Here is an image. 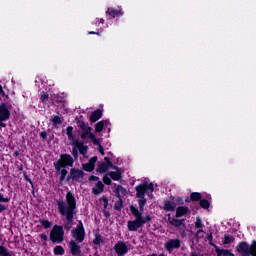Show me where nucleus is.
Listing matches in <instances>:
<instances>
[{"instance_id": "nucleus-17", "label": "nucleus", "mask_w": 256, "mask_h": 256, "mask_svg": "<svg viewBox=\"0 0 256 256\" xmlns=\"http://www.w3.org/2000/svg\"><path fill=\"white\" fill-rule=\"evenodd\" d=\"M10 199L8 197H5L2 193H0V213H3V211L7 210V207L1 203H9Z\"/></svg>"}, {"instance_id": "nucleus-29", "label": "nucleus", "mask_w": 256, "mask_h": 256, "mask_svg": "<svg viewBox=\"0 0 256 256\" xmlns=\"http://www.w3.org/2000/svg\"><path fill=\"white\" fill-rule=\"evenodd\" d=\"M223 245H231L233 243V237L225 234L224 235V240L222 241Z\"/></svg>"}, {"instance_id": "nucleus-16", "label": "nucleus", "mask_w": 256, "mask_h": 256, "mask_svg": "<svg viewBox=\"0 0 256 256\" xmlns=\"http://www.w3.org/2000/svg\"><path fill=\"white\" fill-rule=\"evenodd\" d=\"M83 132L81 134V139H91L93 138V133H91V127L89 126H84L83 128Z\"/></svg>"}, {"instance_id": "nucleus-33", "label": "nucleus", "mask_w": 256, "mask_h": 256, "mask_svg": "<svg viewBox=\"0 0 256 256\" xmlns=\"http://www.w3.org/2000/svg\"><path fill=\"white\" fill-rule=\"evenodd\" d=\"M210 205H211V204H210L207 200H205V199H203V200L200 201V206H201L203 209H209Z\"/></svg>"}, {"instance_id": "nucleus-26", "label": "nucleus", "mask_w": 256, "mask_h": 256, "mask_svg": "<svg viewBox=\"0 0 256 256\" xmlns=\"http://www.w3.org/2000/svg\"><path fill=\"white\" fill-rule=\"evenodd\" d=\"M93 243L94 245H101L102 243H104L103 236H101V234L96 233Z\"/></svg>"}, {"instance_id": "nucleus-43", "label": "nucleus", "mask_w": 256, "mask_h": 256, "mask_svg": "<svg viewBox=\"0 0 256 256\" xmlns=\"http://www.w3.org/2000/svg\"><path fill=\"white\" fill-rule=\"evenodd\" d=\"M39 237L42 241H47V236L45 234H40Z\"/></svg>"}, {"instance_id": "nucleus-3", "label": "nucleus", "mask_w": 256, "mask_h": 256, "mask_svg": "<svg viewBox=\"0 0 256 256\" xmlns=\"http://www.w3.org/2000/svg\"><path fill=\"white\" fill-rule=\"evenodd\" d=\"M66 135L68 137V140L70 141V145L72 146V155L73 157L77 158L79 153L81 155H87V149L88 147L83 144V142L75 140L73 138V127L69 126L67 128Z\"/></svg>"}, {"instance_id": "nucleus-11", "label": "nucleus", "mask_w": 256, "mask_h": 256, "mask_svg": "<svg viewBox=\"0 0 256 256\" xmlns=\"http://www.w3.org/2000/svg\"><path fill=\"white\" fill-rule=\"evenodd\" d=\"M114 251L115 253H117L118 256H123L129 252V247L127 246V244H125V242L119 241L114 245Z\"/></svg>"}, {"instance_id": "nucleus-21", "label": "nucleus", "mask_w": 256, "mask_h": 256, "mask_svg": "<svg viewBox=\"0 0 256 256\" xmlns=\"http://www.w3.org/2000/svg\"><path fill=\"white\" fill-rule=\"evenodd\" d=\"M101 115H103L101 110L94 111L90 116V121H92V123H96V121H99V119H101Z\"/></svg>"}, {"instance_id": "nucleus-46", "label": "nucleus", "mask_w": 256, "mask_h": 256, "mask_svg": "<svg viewBox=\"0 0 256 256\" xmlns=\"http://www.w3.org/2000/svg\"><path fill=\"white\" fill-rule=\"evenodd\" d=\"M89 35H99V33H96V32H94V31H90V32H89Z\"/></svg>"}, {"instance_id": "nucleus-9", "label": "nucleus", "mask_w": 256, "mask_h": 256, "mask_svg": "<svg viewBox=\"0 0 256 256\" xmlns=\"http://www.w3.org/2000/svg\"><path fill=\"white\" fill-rule=\"evenodd\" d=\"M74 241L76 243H83L85 241V228L83 227V223H79L75 229L71 231Z\"/></svg>"}, {"instance_id": "nucleus-44", "label": "nucleus", "mask_w": 256, "mask_h": 256, "mask_svg": "<svg viewBox=\"0 0 256 256\" xmlns=\"http://www.w3.org/2000/svg\"><path fill=\"white\" fill-rule=\"evenodd\" d=\"M40 137H42V139H47V132H41Z\"/></svg>"}, {"instance_id": "nucleus-42", "label": "nucleus", "mask_w": 256, "mask_h": 256, "mask_svg": "<svg viewBox=\"0 0 256 256\" xmlns=\"http://www.w3.org/2000/svg\"><path fill=\"white\" fill-rule=\"evenodd\" d=\"M98 151L101 153V155H105V151L103 150V146L99 145L98 146Z\"/></svg>"}, {"instance_id": "nucleus-35", "label": "nucleus", "mask_w": 256, "mask_h": 256, "mask_svg": "<svg viewBox=\"0 0 256 256\" xmlns=\"http://www.w3.org/2000/svg\"><path fill=\"white\" fill-rule=\"evenodd\" d=\"M196 237H197V239H203V237H205V231H203V229H199L196 232Z\"/></svg>"}, {"instance_id": "nucleus-14", "label": "nucleus", "mask_w": 256, "mask_h": 256, "mask_svg": "<svg viewBox=\"0 0 256 256\" xmlns=\"http://www.w3.org/2000/svg\"><path fill=\"white\" fill-rule=\"evenodd\" d=\"M83 170L72 168L70 171V178L73 181H82L83 180Z\"/></svg>"}, {"instance_id": "nucleus-39", "label": "nucleus", "mask_w": 256, "mask_h": 256, "mask_svg": "<svg viewBox=\"0 0 256 256\" xmlns=\"http://www.w3.org/2000/svg\"><path fill=\"white\" fill-rule=\"evenodd\" d=\"M103 182L105 185H111V178H109L107 175L103 177Z\"/></svg>"}, {"instance_id": "nucleus-18", "label": "nucleus", "mask_w": 256, "mask_h": 256, "mask_svg": "<svg viewBox=\"0 0 256 256\" xmlns=\"http://www.w3.org/2000/svg\"><path fill=\"white\" fill-rule=\"evenodd\" d=\"M109 126V121L107 120H102L100 122H98L95 126V130L97 133H101V131H103L104 127Z\"/></svg>"}, {"instance_id": "nucleus-24", "label": "nucleus", "mask_w": 256, "mask_h": 256, "mask_svg": "<svg viewBox=\"0 0 256 256\" xmlns=\"http://www.w3.org/2000/svg\"><path fill=\"white\" fill-rule=\"evenodd\" d=\"M51 121L53 125L57 127V125H61V123H63V118H61V116H52Z\"/></svg>"}, {"instance_id": "nucleus-10", "label": "nucleus", "mask_w": 256, "mask_h": 256, "mask_svg": "<svg viewBox=\"0 0 256 256\" xmlns=\"http://www.w3.org/2000/svg\"><path fill=\"white\" fill-rule=\"evenodd\" d=\"M183 204V199L181 198H170L164 201V210L165 211H175L177 205Z\"/></svg>"}, {"instance_id": "nucleus-36", "label": "nucleus", "mask_w": 256, "mask_h": 256, "mask_svg": "<svg viewBox=\"0 0 256 256\" xmlns=\"http://www.w3.org/2000/svg\"><path fill=\"white\" fill-rule=\"evenodd\" d=\"M84 171H93L95 167L89 163L83 164Z\"/></svg>"}, {"instance_id": "nucleus-5", "label": "nucleus", "mask_w": 256, "mask_h": 256, "mask_svg": "<svg viewBox=\"0 0 256 256\" xmlns=\"http://www.w3.org/2000/svg\"><path fill=\"white\" fill-rule=\"evenodd\" d=\"M11 117V104L5 102L0 103V127H7L5 121H9Z\"/></svg>"}, {"instance_id": "nucleus-34", "label": "nucleus", "mask_w": 256, "mask_h": 256, "mask_svg": "<svg viewBox=\"0 0 256 256\" xmlns=\"http://www.w3.org/2000/svg\"><path fill=\"white\" fill-rule=\"evenodd\" d=\"M40 223L42 227H44V229H50L51 227V222H49L48 220H40Z\"/></svg>"}, {"instance_id": "nucleus-4", "label": "nucleus", "mask_w": 256, "mask_h": 256, "mask_svg": "<svg viewBox=\"0 0 256 256\" xmlns=\"http://www.w3.org/2000/svg\"><path fill=\"white\" fill-rule=\"evenodd\" d=\"M236 249L238 253H241L243 256H256V241H253L251 246H249L247 242H241L238 244Z\"/></svg>"}, {"instance_id": "nucleus-30", "label": "nucleus", "mask_w": 256, "mask_h": 256, "mask_svg": "<svg viewBox=\"0 0 256 256\" xmlns=\"http://www.w3.org/2000/svg\"><path fill=\"white\" fill-rule=\"evenodd\" d=\"M0 256H12V255H11V252H9V249L0 245Z\"/></svg>"}, {"instance_id": "nucleus-23", "label": "nucleus", "mask_w": 256, "mask_h": 256, "mask_svg": "<svg viewBox=\"0 0 256 256\" xmlns=\"http://www.w3.org/2000/svg\"><path fill=\"white\" fill-rule=\"evenodd\" d=\"M107 13H109L111 17H119V15H123V12L121 10H117L114 8H109L107 10Z\"/></svg>"}, {"instance_id": "nucleus-25", "label": "nucleus", "mask_w": 256, "mask_h": 256, "mask_svg": "<svg viewBox=\"0 0 256 256\" xmlns=\"http://www.w3.org/2000/svg\"><path fill=\"white\" fill-rule=\"evenodd\" d=\"M56 171H58L61 174L60 181H65V177H67V173H69L67 169H65V167H62L60 170L56 169Z\"/></svg>"}, {"instance_id": "nucleus-6", "label": "nucleus", "mask_w": 256, "mask_h": 256, "mask_svg": "<svg viewBox=\"0 0 256 256\" xmlns=\"http://www.w3.org/2000/svg\"><path fill=\"white\" fill-rule=\"evenodd\" d=\"M73 157L69 154H62L60 159L54 162L55 169L61 170L63 167H73Z\"/></svg>"}, {"instance_id": "nucleus-12", "label": "nucleus", "mask_w": 256, "mask_h": 256, "mask_svg": "<svg viewBox=\"0 0 256 256\" xmlns=\"http://www.w3.org/2000/svg\"><path fill=\"white\" fill-rule=\"evenodd\" d=\"M164 246L166 251H169L171 253L173 249H179L181 247V240L179 239L168 240Z\"/></svg>"}, {"instance_id": "nucleus-32", "label": "nucleus", "mask_w": 256, "mask_h": 256, "mask_svg": "<svg viewBox=\"0 0 256 256\" xmlns=\"http://www.w3.org/2000/svg\"><path fill=\"white\" fill-rule=\"evenodd\" d=\"M195 227H197V229H203L204 225L201 218L199 217L196 218Z\"/></svg>"}, {"instance_id": "nucleus-47", "label": "nucleus", "mask_w": 256, "mask_h": 256, "mask_svg": "<svg viewBox=\"0 0 256 256\" xmlns=\"http://www.w3.org/2000/svg\"><path fill=\"white\" fill-rule=\"evenodd\" d=\"M100 23H101V25H103L105 23V20L100 19Z\"/></svg>"}, {"instance_id": "nucleus-1", "label": "nucleus", "mask_w": 256, "mask_h": 256, "mask_svg": "<svg viewBox=\"0 0 256 256\" xmlns=\"http://www.w3.org/2000/svg\"><path fill=\"white\" fill-rule=\"evenodd\" d=\"M153 191L155 188L153 187V183L151 182H143L136 186V197L138 198L139 208L135 206H130V211L135 218V220L128 221V230L137 231L140 227H143L146 223L151 222L150 215H143L145 211V205H147V199H145V193L153 199Z\"/></svg>"}, {"instance_id": "nucleus-22", "label": "nucleus", "mask_w": 256, "mask_h": 256, "mask_svg": "<svg viewBox=\"0 0 256 256\" xmlns=\"http://www.w3.org/2000/svg\"><path fill=\"white\" fill-rule=\"evenodd\" d=\"M168 222L170 225H174V227H181V225H183V221L176 218H171V216L168 217Z\"/></svg>"}, {"instance_id": "nucleus-2", "label": "nucleus", "mask_w": 256, "mask_h": 256, "mask_svg": "<svg viewBox=\"0 0 256 256\" xmlns=\"http://www.w3.org/2000/svg\"><path fill=\"white\" fill-rule=\"evenodd\" d=\"M57 205L59 213H61L63 217H66L67 221L71 223V221H73L75 209H77V203L75 202V196H73V193L68 192L66 194V202L58 200Z\"/></svg>"}, {"instance_id": "nucleus-38", "label": "nucleus", "mask_w": 256, "mask_h": 256, "mask_svg": "<svg viewBox=\"0 0 256 256\" xmlns=\"http://www.w3.org/2000/svg\"><path fill=\"white\" fill-rule=\"evenodd\" d=\"M95 163H97V156L92 157L88 162V164L92 165L93 167H95Z\"/></svg>"}, {"instance_id": "nucleus-27", "label": "nucleus", "mask_w": 256, "mask_h": 256, "mask_svg": "<svg viewBox=\"0 0 256 256\" xmlns=\"http://www.w3.org/2000/svg\"><path fill=\"white\" fill-rule=\"evenodd\" d=\"M110 177L113 179V181H119V179H121V172L117 169L116 172L110 173Z\"/></svg>"}, {"instance_id": "nucleus-19", "label": "nucleus", "mask_w": 256, "mask_h": 256, "mask_svg": "<svg viewBox=\"0 0 256 256\" xmlns=\"http://www.w3.org/2000/svg\"><path fill=\"white\" fill-rule=\"evenodd\" d=\"M187 213H189V208L185 206H180L176 209V217H184Z\"/></svg>"}, {"instance_id": "nucleus-13", "label": "nucleus", "mask_w": 256, "mask_h": 256, "mask_svg": "<svg viewBox=\"0 0 256 256\" xmlns=\"http://www.w3.org/2000/svg\"><path fill=\"white\" fill-rule=\"evenodd\" d=\"M104 159L105 162L100 163L97 168L98 173H107V171H109V167H111V169H117V167L111 165L109 158L105 157Z\"/></svg>"}, {"instance_id": "nucleus-8", "label": "nucleus", "mask_w": 256, "mask_h": 256, "mask_svg": "<svg viewBox=\"0 0 256 256\" xmlns=\"http://www.w3.org/2000/svg\"><path fill=\"white\" fill-rule=\"evenodd\" d=\"M89 181L92 182L91 186L93 187L92 188L93 195H101V193H103V191L105 190V184H103V182H101L99 177L90 176Z\"/></svg>"}, {"instance_id": "nucleus-7", "label": "nucleus", "mask_w": 256, "mask_h": 256, "mask_svg": "<svg viewBox=\"0 0 256 256\" xmlns=\"http://www.w3.org/2000/svg\"><path fill=\"white\" fill-rule=\"evenodd\" d=\"M64 235L63 226L55 225L50 232V241L52 243H63Z\"/></svg>"}, {"instance_id": "nucleus-31", "label": "nucleus", "mask_w": 256, "mask_h": 256, "mask_svg": "<svg viewBox=\"0 0 256 256\" xmlns=\"http://www.w3.org/2000/svg\"><path fill=\"white\" fill-rule=\"evenodd\" d=\"M190 197H191L192 201H199V199H201V193L194 192L191 194Z\"/></svg>"}, {"instance_id": "nucleus-45", "label": "nucleus", "mask_w": 256, "mask_h": 256, "mask_svg": "<svg viewBox=\"0 0 256 256\" xmlns=\"http://www.w3.org/2000/svg\"><path fill=\"white\" fill-rule=\"evenodd\" d=\"M206 239H207L208 241H210V243H211V241H213V234H209V235L206 237Z\"/></svg>"}, {"instance_id": "nucleus-28", "label": "nucleus", "mask_w": 256, "mask_h": 256, "mask_svg": "<svg viewBox=\"0 0 256 256\" xmlns=\"http://www.w3.org/2000/svg\"><path fill=\"white\" fill-rule=\"evenodd\" d=\"M54 255H65V249H63V246H56L54 248Z\"/></svg>"}, {"instance_id": "nucleus-41", "label": "nucleus", "mask_w": 256, "mask_h": 256, "mask_svg": "<svg viewBox=\"0 0 256 256\" xmlns=\"http://www.w3.org/2000/svg\"><path fill=\"white\" fill-rule=\"evenodd\" d=\"M40 99H41V101H47V99H49V95L43 93V94L41 95Z\"/></svg>"}, {"instance_id": "nucleus-20", "label": "nucleus", "mask_w": 256, "mask_h": 256, "mask_svg": "<svg viewBox=\"0 0 256 256\" xmlns=\"http://www.w3.org/2000/svg\"><path fill=\"white\" fill-rule=\"evenodd\" d=\"M215 251L218 256H235V254L229 252V250L226 249H220L219 247L215 246Z\"/></svg>"}, {"instance_id": "nucleus-40", "label": "nucleus", "mask_w": 256, "mask_h": 256, "mask_svg": "<svg viewBox=\"0 0 256 256\" xmlns=\"http://www.w3.org/2000/svg\"><path fill=\"white\" fill-rule=\"evenodd\" d=\"M90 139H91L93 145H98V147H99V145H101V144L99 143V140H97V138H95V135H94L92 138H90Z\"/></svg>"}, {"instance_id": "nucleus-37", "label": "nucleus", "mask_w": 256, "mask_h": 256, "mask_svg": "<svg viewBox=\"0 0 256 256\" xmlns=\"http://www.w3.org/2000/svg\"><path fill=\"white\" fill-rule=\"evenodd\" d=\"M0 95L3 97V101H7V95L5 94V91H3V86L0 85Z\"/></svg>"}, {"instance_id": "nucleus-15", "label": "nucleus", "mask_w": 256, "mask_h": 256, "mask_svg": "<svg viewBox=\"0 0 256 256\" xmlns=\"http://www.w3.org/2000/svg\"><path fill=\"white\" fill-rule=\"evenodd\" d=\"M70 251L72 255L81 256V246L75 240H71L70 243Z\"/></svg>"}]
</instances>
